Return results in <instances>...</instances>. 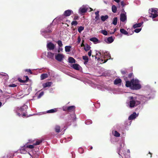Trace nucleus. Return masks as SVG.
Wrapping results in <instances>:
<instances>
[{
  "label": "nucleus",
  "mask_w": 158,
  "mask_h": 158,
  "mask_svg": "<svg viewBox=\"0 0 158 158\" xmlns=\"http://www.w3.org/2000/svg\"><path fill=\"white\" fill-rule=\"evenodd\" d=\"M110 56L108 52H105L101 50L100 51H97L96 52L95 58L97 59V60L100 63L106 62L108 59L107 58L110 59Z\"/></svg>",
  "instance_id": "obj_1"
},
{
  "label": "nucleus",
  "mask_w": 158,
  "mask_h": 158,
  "mask_svg": "<svg viewBox=\"0 0 158 158\" xmlns=\"http://www.w3.org/2000/svg\"><path fill=\"white\" fill-rule=\"evenodd\" d=\"M125 85L127 87L133 90H138L141 87L139 81L136 79H132L130 81H126Z\"/></svg>",
  "instance_id": "obj_2"
},
{
  "label": "nucleus",
  "mask_w": 158,
  "mask_h": 158,
  "mask_svg": "<svg viewBox=\"0 0 158 158\" xmlns=\"http://www.w3.org/2000/svg\"><path fill=\"white\" fill-rule=\"evenodd\" d=\"M140 103V102L137 100L136 97L132 96L129 97L126 102L127 106L131 108L136 106Z\"/></svg>",
  "instance_id": "obj_3"
},
{
  "label": "nucleus",
  "mask_w": 158,
  "mask_h": 158,
  "mask_svg": "<svg viewBox=\"0 0 158 158\" xmlns=\"http://www.w3.org/2000/svg\"><path fill=\"white\" fill-rule=\"evenodd\" d=\"M73 13V11L71 10H66L64 12L62 16L57 17L53 20V22L59 23L62 21L63 23L64 22L66 21V18L64 16H69Z\"/></svg>",
  "instance_id": "obj_4"
},
{
  "label": "nucleus",
  "mask_w": 158,
  "mask_h": 158,
  "mask_svg": "<svg viewBox=\"0 0 158 158\" xmlns=\"http://www.w3.org/2000/svg\"><path fill=\"white\" fill-rule=\"evenodd\" d=\"M28 107L27 105H24L22 107L20 108L18 107L15 110L17 114L19 116H22L23 117H27L26 110L27 109Z\"/></svg>",
  "instance_id": "obj_5"
},
{
  "label": "nucleus",
  "mask_w": 158,
  "mask_h": 158,
  "mask_svg": "<svg viewBox=\"0 0 158 158\" xmlns=\"http://www.w3.org/2000/svg\"><path fill=\"white\" fill-rule=\"evenodd\" d=\"M149 13L151 14L150 17L152 19L155 18L158 16V9L157 8H152L149 10Z\"/></svg>",
  "instance_id": "obj_6"
},
{
  "label": "nucleus",
  "mask_w": 158,
  "mask_h": 158,
  "mask_svg": "<svg viewBox=\"0 0 158 158\" xmlns=\"http://www.w3.org/2000/svg\"><path fill=\"white\" fill-rule=\"evenodd\" d=\"M51 25L50 26L48 27L47 28V29L46 30H44V31H41V34L42 35L44 36L45 38H48L49 37V35L48 34L49 32L52 31V29L50 28Z\"/></svg>",
  "instance_id": "obj_7"
},
{
  "label": "nucleus",
  "mask_w": 158,
  "mask_h": 158,
  "mask_svg": "<svg viewBox=\"0 0 158 158\" xmlns=\"http://www.w3.org/2000/svg\"><path fill=\"white\" fill-rule=\"evenodd\" d=\"M89 8V6L88 5H83L79 9L78 13L80 14L85 13L87 11Z\"/></svg>",
  "instance_id": "obj_8"
},
{
  "label": "nucleus",
  "mask_w": 158,
  "mask_h": 158,
  "mask_svg": "<svg viewBox=\"0 0 158 158\" xmlns=\"http://www.w3.org/2000/svg\"><path fill=\"white\" fill-rule=\"evenodd\" d=\"M58 108H54V109H52L48 110H47L46 112H41L40 113H38L35 114L37 115H42V114H45L46 113H54L57 112L58 111Z\"/></svg>",
  "instance_id": "obj_9"
},
{
  "label": "nucleus",
  "mask_w": 158,
  "mask_h": 158,
  "mask_svg": "<svg viewBox=\"0 0 158 158\" xmlns=\"http://www.w3.org/2000/svg\"><path fill=\"white\" fill-rule=\"evenodd\" d=\"M64 56L61 54L58 53L55 55V59L59 61H61L64 58Z\"/></svg>",
  "instance_id": "obj_10"
},
{
  "label": "nucleus",
  "mask_w": 158,
  "mask_h": 158,
  "mask_svg": "<svg viewBox=\"0 0 158 158\" xmlns=\"http://www.w3.org/2000/svg\"><path fill=\"white\" fill-rule=\"evenodd\" d=\"M19 150L21 153L24 154L27 153L29 151V150L27 149V148L26 147L25 144L23 146L21 147Z\"/></svg>",
  "instance_id": "obj_11"
},
{
  "label": "nucleus",
  "mask_w": 158,
  "mask_h": 158,
  "mask_svg": "<svg viewBox=\"0 0 158 158\" xmlns=\"http://www.w3.org/2000/svg\"><path fill=\"white\" fill-rule=\"evenodd\" d=\"M26 147L27 148V149H32L34 147V143L33 142V141H30V140H29V142L28 143H27L25 144Z\"/></svg>",
  "instance_id": "obj_12"
},
{
  "label": "nucleus",
  "mask_w": 158,
  "mask_h": 158,
  "mask_svg": "<svg viewBox=\"0 0 158 158\" xmlns=\"http://www.w3.org/2000/svg\"><path fill=\"white\" fill-rule=\"evenodd\" d=\"M48 50H52L55 48V45L51 42L48 43L47 45Z\"/></svg>",
  "instance_id": "obj_13"
},
{
  "label": "nucleus",
  "mask_w": 158,
  "mask_h": 158,
  "mask_svg": "<svg viewBox=\"0 0 158 158\" xmlns=\"http://www.w3.org/2000/svg\"><path fill=\"white\" fill-rule=\"evenodd\" d=\"M127 20V16L126 15V13L124 12L123 13H121L120 15V20L121 21L124 22Z\"/></svg>",
  "instance_id": "obj_14"
},
{
  "label": "nucleus",
  "mask_w": 158,
  "mask_h": 158,
  "mask_svg": "<svg viewBox=\"0 0 158 158\" xmlns=\"http://www.w3.org/2000/svg\"><path fill=\"white\" fill-rule=\"evenodd\" d=\"M125 145V143L124 142H122L120 143V148H119L118 149L119 150V152H118V154L120 155V153L122 154V153L124 154V152H123V150L122 151V148H123V147Z\"/></svg>",
  "instance_id": "obj_15"
},
{
  "label": "nucleus",
  "mask_w": 158,
  "mask_h": 158,
  "mask_svg": "<svg viewBox=\"0 0 158 158\" xmlns=\"http://www.w3.org/2000/svg\"><path fill=\"white\" fill-rule=\"evenodd\" d=\"M89 40L93 42L94 44H97L101 43V41L96 37H92L89 39Z\"/></svg>",
  "instance_id": "obj_16"
},
{
  "label": "nucleus",
  "mask_w": 158,
  "mask_h": 158,
  "mask_svg": "<svg viewBox=\"0 0 158 158\" xmlns=\"http://www.w3.org/2000/svg\"><path fill=\"white\" fill-rule=\"evenodd\" d=\"M138 115V114H137L135 112H134L133 114L131 115L128 118L129 120H133L135 119Z\"/></svg>",
  "instance_id": "obj_17"
},
{
  "label": "nucleus",
  "mask_w": 158,
  "mask_h": 158,
  "mask_svg": "<svg viewBox=\"0 0 158 158\" xmlns=\"http://www.w3.org/2000/svg\"><path fill=\"white\" fill-rule=\"evenodd\" d=\"M114 39L111 36L109 37L107 39H106L105 41L107 44H110L113 42Z\"/></svg>",
  "instance_id": "obj_18"
},
{
  "label": "nucleus",
  "mask_w": 158,
  "mask_h": 158,
  "mask_svg": "<svg viewBox=\"0 0 158 158\" xmlns=\"http://www.w3.org/2000/svg\"><path fill=\"white\" fill-rule=\"evenodd\" d=\"M122 81L120 78H117L114 81V84L116 85H121Z\"/></svg>",
  "instance_id": "obj_19"
},
{
  "label": "nucleus",
  "mask_w": 158,
  "mask_h": 158,
  "mask_svg": "<svg viewBox=\"0 0 158 158\" xmlns=\"http://www.w3.org/2000/svg\"><path fill=\"white\" fill-rule=\"evenodd\" d=\"M143 22H142L140 23H135L134 24L133 26V27L134 29H135L138 27H139L143 25Z\"/></svg>",
  "instance_id": "obj_20"
},
{
  "label": "nucleus",
  "mask_w": 158,
  "mask_h": 158,
  "mask_svg": "<svg viewBox=\"0 0 158 158\" xmlns=\"http://www.w3.org/2000/svg\"><path fill=\"white\" fill-rule=\"evenodd\" d=\"M54 54L51 52H48L47 57L48 58L51 59H53L54 58Z\"/></svg>",
  "instance_id": "obj_21"
},
{
  "label": "nucleus",
  "mask_w": 158,
  "mask_h": 158,
  "mask_svg": "<svg viewBox=\"0 0 158 158\" xmlns=\"http://www.w3.org/2000/svg\"><path fill=\"white\" fill-rule=\"evenodd\" d=\"M74 69L77 70H79L81 68V66L77 64H74L72 65L71 66Z\"/></svg>",
  "instance_id": "obj_22"
},
{
  "label": "nucleus",
  "mask_w": 158,
  "mask_h": 158,
  "mask_svg": "<svg viewBox=\"0 0 158 158\" xmlns=\"http://www.w3.org/2000/svg\"><path fill=\"white\" fill-rule=\"evenodd\" d=\"M52 83L51 82H48L43 84V86L44 88H45L48 87H49L51 86Z\"/></svg>",
  "instance_id": "obj_23"
},
{
  "label": "nucleus",
  "mask_w": 158,
  "mask_h": 158,
  "mask_svg": "<svg viewBox=\"0 0 158 158\" xmlns=\"http://www.w3.org/2000/svg\"><path fill=\"white\" fill-rule=\"evenodd\" d=\"M113 135L116 137H119L120 136V134L116 130H113L112 131Z\"/></svg>",
  "instance_id": "obj_24"
},
{
  "label": "nucleus",
  "mask_w": 158,
  "mask_h": 158,
  "mask_svg": "<svg viewBox=\"0 0 158 158\" xmlns=\"http://www.w3.org/2000/svg\"><path fill=\"white\" fill-rule=\"evenodd\" d=\"M48 74L47 73H44L41 75L40 79L41 80H44L48 77Z\"/></svg>",
  "instance_id": "obj_25"
},
{
  "label": "nucleus",
  "mask_w": 158,
  "mask_h": 158,
  "mask_svg": "<svg viewBox=\"0 0 158 158\" xmlns=\"http://www.w3.org/2000/svg\"><path fill=\"white\" fill-rule=\"evenodd\" d=\"M83 59L85 60L84 64L85 65H86L89 61V59L88 56H83Z\"/></svg>",
  "instance_id": "obj_26"
},
{
  "label": "nucleus",
  "mask_w": 158,
  "mask_h": 158,
  "mask_svg": "<svg viewBox=\"0 0 158 158\" xmlns=\"http://www.w3.org/2000/svg\"><path fill=\"white\" fill-rule=\"evenodd\" d=\"M68 61L71 63H75L76 60L72 57H69L68 59Z\"/></svg>",
  "instance_id": "obj_27"
},
{
  "label": "nucleus",
  "mask_w": 158,
  "mask_h": 158,
  "mask_svg": "<svg viewBox=\"0 0 158 158\" xmlns=\"http://www.w3.org/2000/svg\"><path fill=\"white\" fill-rule=\"evenodd\" d=\"M75 109V106H72L68 107V111L71 112L74 111Z\"/></svg>",
  "instance_id": "obj_28"
},
{
  "label": "nucleus",
  "mask_w": 158,
  "mask_h": 158,
  "mask_svg": "<svg viewBox=\"0 0 158 158\" xmlns=\"http://www.w3.org/2000/svg\"><path fill=\"white\" fill-rule=\"evenodd\" d=\"M120 32L125 35H127L128 34V32L126 30L123 28H121L120 30Z\"/></svg>",
  "instance_id": "obj_29"
},
{
  "label": "nucleus",
  "mask_w": 158,
  "mask_h": 158,
  "mask_svg": "<svg viewBox=\"0 0 158 158\" xmlns=\"http://www.w3.org/2000/svg\"><path fill=\"white\" fill-rule=\"evenodd\" d=\"M55 129L56 132L59 133L60 131V127L58 125H56L55 127Z\"/></svg>",
  "instance_id": "obj_30"
},
{
  "label": "nucleus",
  "mask_w": 158,
  "mask_h": 158,
  "mask_svg": "<svg viewBox=\"0 0 158 158\" xmlns=\"http://www.w3.org/2000/svg\"><path fill=\"white\" fill-rule=\"evenodd\" d=\"M70 117H71L70 119L73 121L75 120L76 118V115L74 114H73L70 115Z\"/></svg>",
  "instance_id": "obj_31"
},
{
  "label": "nucleus",
  "mask_w": 158,
  "mask_h": 158,
  "mask_svg": "<svg viewBox=\"0 0 158 158\" xmlns=\"http://www.w3.org/2000/svg\"><path fill=\"white\" fill-rule=\"evenodd\" d=\"M108 17L107 15L105 16H102L101 17V19L102 21H105L107 19H108Z\"/></svg>",
  "instance_id": "obj_32"
},
{
  "label": "nucleus",
  "mask_w": 158,
  "mask_h": 158,
  "mask_svg": "<svg viewBox=\"0 0 158 158\" xmlns=\"http://www.w3.org/2000/svg\"><path fill=\"white\" fill-rule=\"evenodd\" d=\"M118 21V19L117 17L114 18L113 20L112 24L114 25H116L117 24Z\"/></svg>",
  "instance_id": "obj_33"
},
{
  "label": "nucleus",
  "mask_w": 158,
  "mask_h": 158,
  "mask_svg": "<svg viewBox=\"0 0 158 158\" xmlns=\"http://www.w3.org/2000/svg\"><path fill=\"white\" fill-rule=\"evenodd\" d=\"M90 46L87 44L85 45V46H84V49L86 51L89 50L90 49Z\"/></svg>",
  "instance_id": "obj_34"
},
{
  "label": "nucleus",
  "mask_w": 158,
  "mask_h": 158,
  "mask_svg": "<svg viewBox=\"0 0 158 158\" xmlns=\"http://www.w3.org/2000/svg\"><path fill=\"white\" fill-rule=\"evenodd\" d=\"M150 99V97L149 96H143V101H146Z\"/></svg>",
  "instance_id": "obj_35"
},
{
  "label": "nucleus",
  "mask_w": 158,
  "mask_h": 158,
  "mask_svg": "<svg viewBox=\"0 0 158 158\" xmlns=\"http://www.w3.org/2000/svg\"><path fill=\"white\" fill-rule=\"evenodd\" d=\"M112 10L113 12L115 13L117 11V7L115 5H113L112 6Z\"/></svg>",
  "instance_id": "obj_36"
},
{
  "label": "nucleus",
  "mask_w": 158,
  "mask_h": 158,
  "mask_svg": "<svg viewBox=\"0 0 158 158\" xmlns=\"http://www.w3.org/2000/svg\"><path fill=\"white\" fill-rule=\"evenodd\" d=\"M71 46H66L65 47V51L66 52H69L70 50V48Z\"/></svg>",
  "instance_id": "obj_37"
},
{
  "label": "nucleus",
  "mask_w": 158,
  "mask_h": 158,
  "mask_svg": "<svg viewBox=\"0 0 158 158\" xmlns=\"http://www.w3.org/2000/svg\"><path fill=\"white\" fill-rule=\"evenodd\" d=\"M101 33L105 35H108L107 32L105 30H102L101 31Z\"/></svg>",
  "instance_id": "obj_38"
},
{
  "label": "nucleus",
  "mask_w": 158,
  "mask_h": 158,
  "mask_svg": "<svg viewBox=\"0 0 158 158\" xmlns=\"http://www.w3.org/2000/svg\"><path fill=\"white\" fill-rule=\"evenodd\" d=\"M84 29V27L82 26H80L78 28V31L80 33H81V32Z\"/></svg>",
  "instance_id": "obj_39"
},
{
  "label": "nucleus",
  "mask_w": 158,
  "mask_h": 158,
  "mask_svg": "<svg viewBox=\"0 0 158 158\" xmlns=\"http://www.w3.org/2000/svg\"><path fill=\"white\" fill-rule=\"evenodd\" d=\"M42 142V141L41 140H37L36 141V143H34V145L35 146L36 145H38L40 144Z\"/></svg>",
  "instance_id": "obj_40"
},
{
  "label": "nucleus",
  "mask_w": 158,
  "mask_h": 158,
  "mask_svg": "<svg viewBox=\"0 0 158 158\" xmlns=\"http://www.w3.org/2000/svg\"><path fill=\"white\" fill-rule=\"evenodd\" d=\"M57 43L59 46V47H62V46H63L62 42L61 40H58L57 42Z\"/></svg>",
  "instance_id": "obj_41"
},
{
  "label": "nucleus",
  "mask_w": 158,
  "mask_h": 158,
  "mask_svg": "<svg viewBox=\"0 0 158 158\" xmlns=\"http://www.w3.org/2000/svg\"><path fill=\"white\" fill-rule=\"evenodd\" d=\"M141 28H136L134 30V32L136 33L139 32L141 30Z\"/></svg>",
  "instance_id": "obj_42"
},
{
  "label": "nucleus",
  "mask_w": 158,
  "mask_h": 158,
  "mask_svg": "<svg viewBox=\"0 0 158 158\" xmlns=\"http://www.w3.org/2000/svg\"><path fill=\"white\" fill-rule=\"evenodd\" d=\"M44 94V92H41L38 96V98H40Z\"/></svg>",
  "instance_id": "obj_43"
},
{
  "label": "nucleus",
  "mask_w": 158,
  "mask_h": 158,
  "mask_svg": "<svg viewBox=\"0 0 158 158\" xmlns=\"http://www.w3.org/2000/svg\"><path fill=\"white\" fill-rule=\"evenodd\" d=\"M63 110L64 111H67L68 110V107L65 106L63 107Z\"/></svg>",
  "instance_id": "obj_44"
},
{
  "label": "nucleus",
  "mask_w": 158,
  "mask_h": 158,
  "mask_svg": "<svg viewBox=\"0 0 158 158\" xmlns=\"http://www.w3.org/2000/svg\"><path fill=\"white\" fill-rule=\"evenodd\" d=\"M77 24V23L76 21H73L71 23L72 25L76 26Z\"/></svg>",
  "instance_id": "obj_45"
},
{
  "label": "nucleus",
  "mask_w": 158,
  "mask_h": 158,
  "mask_svg": "<svg viewBox=\"0 0 158 158\" xmlns=\"http://www.w3.org/2000/svg\"><path fill=\"white\" fill-rule=\"evenodd\" d=\"M63 51V48H62V47H59L58 49V52H62Z\"/></svg>",
  "instance_id": "obj_46"
},
{
  "label": "nucleus",
  "mask_w": 158,
  "mask_h": 158,
  "mask_svg": "<svg viewBox=\"0 0 158 158\" xmlns=\"http://www.w3.org/2000/svg\"><path fill=\"white\" fill-rule=\"evenodd\" d=\"M16 85H15V84H10L9 85V86L10 87H14L16 86Z\"/></svg>",
  "instance_id": "obj_47"
},
{
  "label": "nucleus",
  "mask_w": 158,
  "mask_h": 158,
  "mask_svg": "<svg viewBox=\"0 0 158 158\" xmlns=\"http://www.w3.org/2000/svg\"><path fill=\"white\" fill-rule=\"evenodd\" d=\"M81 41V39L80 36H78L77 38V42L78 44Z\"/></svg>",
  "instance_id": "obj_48"
},
{
  "label": "nucleus",
  "mask_w": 158,
  "mask_h": 158,
  "mask_svg": "<svg viewBox=\"0 0 158 158\" xmlns=\"http://www.w3.org/2000/svg\"><path fill=\"white\" fill-rule=\"evenodd\" d=\"M79 151L81 153H82L83 152V149L82 148H80Z\"/></svg>",
  "instance_id": "obj_49"
},
{
  "label": "nucleus",
  "mask_w": 158,
  "mask_h": 158,
  "mask_svg": "<svg viewBox=\"0 0 158 158\" xmlns=\"http://www.w3.org/2000/svg\"><path fill=\"white\" fill-rule=\"evenodd\" d=\"M25 71L29 72L30 74H32V72H31L30 69H27L25 70Z\"/></svg>",
  "instance_id": "obj_50"
},
{
  "label": "nucleus",
  "mask_w": 158,
  "mask_h": 158,
  "mask_svg": "<svg viewBox=\"0 0 158 158\" xmlns=\"http://www.w3.org/2000/svg\"><path fill=\"white\" fill-rule=\"evenodd\" d=\"M85 123L87 124V125H89V124H91L92 123V122H91V121H89V122H88V121L87 122H85Z\"/></svg>",
  "instance_id": "obj_51"
},
{
  "label": "nucleus",
  "mask_w": 158,
  "mask_h": 158,
  "mask_svg": "<svg viewBox=\"0 0 158 158\" xmlns=\"http://www.w3.org/2000/svg\"><path fill=\"white\" fill-rule=\"evenodd\" d=\"M95 18L96 20H99V15H96Z\"/></svg>",
  "instance_id": "obj_52"
},
{
  "label": "nucleus",
  "mask_w": 158,
  "mask_h": 158,
  "mask_svg": "<svg viewBox=\"0 0 158 158\" xmlns=\"http://www.w3.org/2000/svg\"><path fill=\"white\" fill-rule=\"evenodd\" d=\"M91 51L90 50L88 52V56H91Z\"/></svg>",
  "instance_id": "obj_53"
},
{
  "label": "nucleus",
  "mask_w": 158,
  "mask_h": 158,
  "mask_svg": "<svg viewBox=\"0 0 158 158\" xmlns=\"http://www.w3.org/2000/svg\"><path fill=\"white\" fill-rule=\"evenodd\" d=\"M18 80H19V81L20 82H24V81L23 80H21V79H20V78H19L18 79Z\"/></svg>",
  "instance_id": "obj_54"
},
{
  "label": "nucleus",
  "mask_w": 158,
  "mask_h": 158,
  "mask_svg": "<svg viewBox=\"0 0 158 158\" xmlns=\"http://www.w3.org/2000/svg\"><path fill=\"white\" fill-rule=\"evenodd\" d=\"M115 2L118 3L120 2L121 0H114Z\"/></svg>",
  "instance_id": "obj_55"
},
{
  "label": "nucleus",
  "mask_w": 158,
  "mask_h": 158,
  "mask_svg": "<svg viewBox=\"0 0 158 158\" xmlns=\"http://www.w3.org/2000/svg\"><path fill=\"white\" fill-rule=\"evenodd\" d=\"M99 11H97V12H95V14L96 15H99Z\"/></svg>",
  "instance_id": "obj_56"
},
{
  "label": "nucleus",
  "mask_w": 158,
  "mask_h": 158,
  "mask_svg": "<svg viewBox=\"0 0 158 158\" xmlns=\"http://www.w3.org/2000/svg\"><path fill=\"white\" fill-rule=\"evenodd\" d=\"M84 41V40H82V43L81 44V47H84V46H85V45H84V44H83V42Z\"/></svg>",
  "instance_id": "obj_57"
},
{
  "label": "nucleus",
  "mask_w": 158,
  "mask_h": 158,
  "mask_svg": "<svg viewBox=\"0 0 158 158\" xmlns=\"http://www.w3.org/2000/svg\"><path fill=\"white\" fill-rule=\"evenodd\" d=\"M78 16H75L74 18V19L75 20H77L78 19Z\"/></svg>",
  "instance_id": "obj_58"
},
{
  "label": "nucleus",
  "mask_w": 158,
  "mask_h": 158,
  "mask_svg": "<svg viewBox=\"0 0 158 158\" xmlns=\"http://www.w3.org/2000/svg\"><path fill=\"white\" fill-rule=\"evenodd\" d=\"M121 73L123 74H125L126 73L125 71H121Z\"/></svg>",
  "instance_id": "obj_59"
},
{
  "label": "nucleus",
  "mask_w": 158,
  "mask_h": 158,
  "mask_svg": "<svg viewBox=\"0 0 158 158\" xmlns=\"http://www.w3.org/2000/svg\"><path fill=\"white\" fill-rule=\"evenodd\" d=\"M116 31V28H115V29H114V32H112V33H110V34H113L114 33V32L115 31Z\"/></svg>",
  "instance_id": "obj_60"
},
{
  "label": "nucleus",
  "mask_w": 158,
  "mask_h": 158,
  "mask_svg": "<svg viewBox=\"0 0 158 158\" xmlns=\"http://www.w3.org/2000/svg\"><path fill=\"white\" fill-rule=\"evenodd\" d=\"M121 5H122L123 6H124V2L123 1H122L121 2Z\"/></svg>",
  "instance_id": "obj_61"
},
{
  "label": "nucleus",
  "mask_w": 158,
  "mask_h": 158,
  "mask_svg": "<svg viewBox=\"0 0 158 158\" xmlns=\"http://www.w3.org/2000/svg\"><path fill=\"white\" fill-rule=\"evenodd\" d=\"M25 77H26V80L27 81L28 80V79H29V78H28V76H25Z\"/></svg>",
  "instance_id": "obj_62"
},
{
  "label": "nucleus",
  "mask_w": 158,
  "mask_h": 158,
  "mask_svg": "<svg viewBox=\"0 0 158 158\" xmlns=\"http://www.w3.org/2000/svg\"><path fill=\"white\" fill-rule=\"evenodd\" d=\"M132 75V73H130V74L129 75V76H128L129 77H131V76Z\"/></svg>",
  "instance_id": "obj_63"
},
{
  "label": "nucleus",
  "mask_w": 158,
  "mask_h": 158,
  "mask_svg": "<svg viewBox=\"0 0 158 158\" xmlns=\"http://www.w3.org/2000/svg\"><path fill=\"white\" fill-rule=\"evenodd\" d=\"M127 152L128 153H129L130 152V150L129 149L127 150Z\"/></svg>",
  "instance_id": "obj_64"
}]
</instances>
